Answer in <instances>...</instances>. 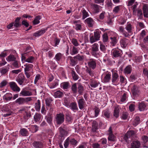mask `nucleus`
Masks as SVG:
<instances>
[{"label":"nucleus","mask_w":148,"mask_h":148,"mask_svg":"<svg viewBox=\"0 0 148 148\" xmlns=\"http://www.w3.org/2000/svg\"><path fill=\"white\" fill-rule=\"evenodd\" d=\"M78 92L80 95H82L84 90L83 86L81 84H79L77 87Z\"/></svg>","instance_id":"37998d69"},{"label":"nucleus","mask_w":148,"mask_h":148,"mask_svg":"<svg viewBox=\"0 0 148 148\" xmlns=\"http://www.w3.org/2000/svg\"><path fill=\"white\" fill-rule=\"evenodd\" d=\"M99 43L100 45V49L102 52L104 53L105 52L106 48V46L103 45L101 42H99Z\"/></svg>","instance_id":"4c0bfd02"},{"label":"nucleus","mask_w":148,"mask_h":148,"mask_svg":"<svg viewBox=\"0 0 148 148\" xmlns=\"http://www.w3.org/2000/svg\"><path fill=\"white\" fill-rule=\"evenodd\" d=\"M9 84L11 88L13 91L19 92L20 90V88L18 86L15 82H11L9 83Z\"/></svg>","instance_id":"20e7f679"},{"label":"nucleus","mask_w":148,"mask_h":148,"mask_svg":"<svg viewBox=\"0 0 148 148\" xmlns=\"http://www.w3.org/2000/svg\"><path fill=\"white\" fill-rule=\"evenodd\" d=\"M92 55L97 58H99L100 56V52L99 51H91Z\"/></svg>","instance_id":"de8ad7c7"},{"label":"nucleus","mask_w":148,"mask_h":148,"mask_svg":"<svg viewBox=\"0 0 148 148\" xmlns=\"http://www.w3.org/2000/svg\"><path fill=\"white\" fill-rule=\"evenodd\" d=\"M140 145L139 141H134L131 143L130 148H139Z\"/></svg>","instance_id":"2eb2a0df"},{"label":"nucleus","mask_w":148,"mask_h":148,"mask_svg":"<svg viewBox=\"0 0 148 148\" xmlns=\"http://www.w3.org/2000/svg\"><path fill=\"white\" fill-rule=\"evenodd\" d=\"M63 56L62 54L60 53H57L55 57V58L57 61H60L62 58Z\"/></svg>","instance_id":"c03bdc74"},{"label":"nucleus","mask_w":148,"mask_h":148,"mask_svg":"<svg viewBox=\"0 0 148 148\" xmlns=\"http://www.w3.org/2000/svg\"><path fill=\"white\" fill-rule=\"evenodd\" d=\"M74 24L75 25V29L77 30H80L82 28V23L80 22V21L79 20L75 21L73 22Z\"/></svg>","instance_id":"a211bd4d"},{"label":"nucleus","mask_w":148,"mask_h":148,"mask_svg":"<svg viewBox=\"0 0 148 148\" xmlns=\"http://www.w3.org/2000/svg\"><path fill=\"white\" fill-rule=\"evenodd\" d=\"M9 69V67H3L0 69V72L2 75L6 74Z\"/></svg>","instance_id":"a19ab883"},{"label":"nucleus","mask_w":148,"mask_h":148,"mask_svg":"<svg viewBox=\"0 0 148 148\" xmlns=\"http://www.w3.org/2000/svg\"><path fill=\"white\" fill-rule=\"evenodd\" d=\"M41 115L38 113H36L34 116V119L35 122L39 121L40 119Z\"/></svg>","instance_id":"79ce46f5"},{"label":"nucleus","mask_w":148,"mask_h":148,"mask_svg":"<svg viewBox=\"0 0 148 148\" xmlns=\"http://www.w3.org/2000/svg\"><path fill=\"white\" fill-rule=\"evenodd\" d=\"M111 43L112 46H114L117 42L116 38L115 37H111Z\"/></svg>","instance_id":"c9c22d12"},{"label":"nucleus","mask_w":148,"mask_h":148,"mask_svg":"<svg viewBox=\"0 0 148 148\" xmlns=\"http://www.w3.org/2000/svg\"><path fill=\"white\" fill-rule=\"evenodd\" d=\"M81 12L82 15V19H85L89 16L88 12L84 9L82 10Z\"/></svg>","instance_id":"c756f323"},{"label":"nucleus","mask_w":148,"mask_h":148,"mask_svg":"<svg viewBox=\"0 0 148 148\" xmlns=\"http://www.w3.org/2000/svg\"><path fill=\"white\" fill-rule=\"evenodd\" d=\"M25 67L24 68L25 72H29L31 70L33 66L32 64H26L24 65Z\"/></svg>","instance_id":"4be33fe9"},{"label":"nucleus","mask_w":148,"mask_h":148,"mask_svg":"<svg viewBox=\"0 0 148 148\" xmlns=\"http://www.w3.org/2000/svg\"><path fill=\"white\" fill-rule=\"evenodd\" d=\"M120 43L121 46L123 48L126 47L129 43V40L126 38H123L121 39Z\"/></svg>","instance_id":"9d476101"},{"label":"nucleus","mask_w":148,"mask_h":148,"mask_svg":"<svg viewBox=\"0 0 148 148\" xmlns=\"http://www.w3.org/2000/svg\"><path fill=\"white\" fill-rule=\"evenodd\" d=\"M72 75L73 79L74 80H76L78 79L79 76L78 75L73 71H72Z\"/></svg>","instance_id":"603ef678"},{"label":"nucleus","mask_w":148,"mask_h":148,"mask_svg":"<svg viewBox=\"0 0 148 148\" xmlns=\"http://www.w3.org/2000/svg\"><path fill=\"white\" fill-rule=\"evenodd\" d=\"M72 91L74 93H76L77 92V88L76 84L75 83L73 84L71 88Z\"/></svg>","instance_id":"13d9d810"},{"label":"nucleus","mask_w":148,"mask_h":148,"mask_svg":"<svg viewBox=\"0 0 148 148\" xmlns=\"http://www.w3.org/2000/svg\"><path fill=\"white\" fill-rule=\"evenodd\" d=\"M118 95V99L122 102H125L127 98V92L124 91L119 92Z\"/></svg>","instance_id":"7ed1b4c3"},{"label":"nucleus","mask_w":148,"mask_h":148,"mask_svg":"<svg viewBox=\"0 0 148 148\" xmlns=\"http://www.w3.org/2000/svg\"><path fill=\"white\" fill-rule=\"evenodd\" d=\"M69 107L71 110L74 112H75L78 110L77 104L75 102L71 103L69 106Z\"/></svg>","instance_id":"dca6fc26"},{"label":"nucleus","mask_w":148,"mask_h":148,"mask_svg":"<svg viewBox=\"0 0 148 148\" xmlns=\"http://www.w3.org/2000/svg\"><path fill=\"white\" fill-rule=\"evenodd\" d=\"M74 59H77L79 61H82L84 59V56H80L78 54L74 57Z\"/></svg>","instance_id":"5fc2aeb1"},{"label":"nucleus","mask_w":148,"mask_h":148,"mask_svg":"<svg viewBox=\"0 0 148 148\" xmlns=\"http://www.w3.org/2000/svg\"><path fill=\"white\" fill-rule=\"evenodd\" d=\"M132 68L130 65L127 66L124 69V72L125 74H129L131 73Z\"/></svg>","instance_id":"412c9836"},{"label":"nucleus","mask_w":148,"mask_h":148,"mask_svg":"<svg viewBox=\"0 0 148 148\" xmlns=\"http://www.w3.org/2000/svg\"><path fill=\"white\" fill-rule=\"evenodd\" d=\"M78 53V51L77 48L75 47H73L70 52V54L71 55H74L77 54Z\"/></svg>","instance_id":"3c124183"},{"label":"nucleus","mask_w":148,"mask_h":148,"mask_svg":"<svg viewBox=\"0 0 148 148\" xmlns=\"http://www.w3.org/2000/svg\"><path fill=\"white\" fill-rule=\"evenodd\" d=\"M91 5L93 7V8L94 9V12L95 13H97L99 12V5L95 4H91Z\"/></svg>","instance_id":"e433bc0d"},{"label":"nucleus","mask_w":148,"mask_h":148,"mask_svg":"<svg viewBox=\"0 0 148 148\" xmlns=\"http://www.w3.org/2000/svg\"><path fill=\"white\" fill-rule=\"evenodd\" d=\"M140 119L139 116H136L135 119L133 121V124L135 126H136L140 123Z\"/></svg>","instance_id":"a18cd8bd"},{"label":"nucleus","mask_w":148,"mask_h":148,"mask_svg":"<svg viewBox=\"0 0 148 148\" xmlns=\"http://www.w3.org/2000/svg\"><path fill=\"white\" fill-rule=\"evenodd\" d=\"M12 98V95L10 93H6L3 96V99L6 101L11 100Z\"/></svg>","instance_id":"5701e85b"},{"label":"nucleus","mask_w":148,"mask_h":148,"mask_svg":"<svg viewBox=\"0 0 148 148\" xmlns=\"http://www.w3.org/2000/svg\"><path fill=\"white\" fill-rule=\"evenodd\" d=\"M85 22L89 27H92L95 21L91 17H89L85 20Z\"/></svg>","instance_id":"ddd939ff"},{"label":"nucleus","mask_w":148,"mask_h":148,"mask_svg":"<svg viewBox=\"0 0 148 148\" xmlns=\"http://www.w3.org/2000/svg\"><path fill=\"white\" fill-rule=\"evenodd\" d=\"M71 41L73 45L77 47L79 45V44L76 39L73 38L71 39Z\"/></svg>","instance_id":"bf43d9fd"},{"label":"nucleus","mask_w":148,"mask_h":148,"mask_svg":"<svg viewBox=\"0 0 148 148\" xmlns=\"http://www.w3.org/2000/svg\"><path fill=\"white\" fill-rule=\"evenodd\" d=\"M88 65L90 68L93 69H95L96 66V60L93 59H90L88 62Z\"/></svg>","instance_id":"0eeeda50"},{"label":"nucleus","mask_w":148,"mask_h":148,"mask_svg":"<svg viewBox=\"0 0 148 148\" xmlns=\"http://www.w3.org/2000/svg\"><path fill=\"white\" fill-rule=\"evenodd\" d=\"M33 146L35 148H42V143L39 141H34L32 144Z\"/></svg>","instance_id":"aec40b11"},{"label":"nucleus","mask_w":148,"mask_h":148,"mask_svg":"<svg viewBox=\"0 0 148 148\" xmlns=\"http://www.w3.org/2000/svg\"><path fill=\"white\" fill-rule=\"evenodd\" d=\"M131 90L134 95H136L138 94L139 91L138 88L135 85L132 88Z\"/></svg>","instance_id":"b1692460"},{"label":"nucleus","mask_w":148,"mask_h":148,"mask_svg":"<svg viewBox=\"0 0 148 148\" xmlns=\"http://www.w3.org/2000/svg\"><path fill=\"white\" fill-rule=\"evenodd\" d=\"M98 45L96 43H94L92 45L91 51H99Z\"/></svg>","instance_id":"ea45409f"},{"label":"nucleus","mask_w":148,"mask_h":148,"mask_svg":"<svg viewBox=\"0 0 148 148\" xmlns=\"http://www.w3.org/2000/svg\"><path fill=\"white\" fill-rule=\"evenodd\" d=\"M77 102L79 107L80 110H82L85 107L86 103L82 97L79 99L77 101Z\"/></svg>","instance_id":"39448f33"},{"label":"nucleus","mask_w":148,"mask_h":148,"mask_svg":"<svg viewBox=\"0 0 148 148\" xmlns=\"http://www.w3.org/2000/svg\"><path fill=\"white\" fill-rule=\"evenodd\" d=\"M92 55L97 58H99L100 56V52L99 51H91Z\"/></svg>","instance_id":"09e8293b"},{"label":"nucleus","mask_w":148,"mask_h":148,"mask_svg":"<svg viewBox=\"0 0 148 148\" xmlns=\"http://www.w3.org/2000/svg\"><path fill=\"white\" fill-rule=\"evenodd\" d=\"M138 108L139 110L141 111H143L147 110L146 105L143 102H141L138 103Z\"/></svg>","instance_id":"f3484780"},{"label":"nucleus","mask_w":148,"mask_h":148,"mask_svg":"<svg viewBox=\"0 0 148 148\" xmlns=\"http://www.w3.org/2000/svg\"><path fill=\"white\" fill-rule=\"evenodd\" d=\"M112 78L111 79L112 84L113 85H116L118 81L119 76L118 71L116 70H112Z\"/></svg>","instance_id":"f257e3e1"},{"label":"nucleus","mask_w":148,"mask_h":148,"mask_svg":"<svg viewBox=\"0 0 148 148\" xmlns=\"http://www.w3.org/2000/svg\"><path fill=\"white\" fill-rule=\"evenodd\" d=\"M108 134L109 136L108 138V140L111 141H114L115 140L116 138L112 134V129L111 127H110L108 131Z\"/></svg>","instance_id":"9b49d317"},{"label":"nucleus","mask_w":148,"mask_h":148,"mask_svg":"<svg viewBox=\"0 0 148 148\" xmlns=\"http://www.w3.org/2000/svg\"><path fill=\"white\" fill-rule=\"evenodd\" d=\"M34 58L33 56H31L29 57L26 59V62L28 63H32L34 62Z\"/></svg>","instance_id":"4d7b16f0"},{"label":"nucleus","mask_w":148,"mask_h":148,"mask_svg":"<svg viewBox=\"0 0 148 148\" xmlns=\"http://www.w3.org/2000/svg\"><path fill=\"white\" fill-rule=\"evenodd\" d=\"M70 142L72 145L75 146H76L78 143V142L74 138L71 139Z\"/></svg>","instance_id":"680f3d73"},{"label":"nucleus","mask_w":148,"mask_h":148,"mask_svg":"<svg viewBox=\"0 0 148 148\" xmlns=\"http://www.w3.org/2000/svg\"><path fill=\"white\" fill-rule=\"evenodd\" d=\"M15 102L19 105L24 104H25L24 97H19L15 100Z\"/></svg>","instance_id":"393cba45"},{"label":"nucleus","mask_w":148,"mask_h":148,"mask_svg":"<svg viewBox=\"0 0 148 148\" xmlns=\"http://www.w3.org/2000/svg\"><path fill=\"white\" fill-rule=\"evenodd\" d=\"M35 108L36 110L37 111H39L40 108V103L39 100L38 99L37 100V102L35 103Z\"/></svg>","instance_id":"f704fd0d"},{"label":"nucleus","mask_w":148,"mask_h":148,"mask_svg":"<svg viewBox=\"0 0 148 148\" xmlns=\"http://www.w3.org/2000/svg\"><path fill=\"white\" fill-rule=\"evenodd\" d=\"M90 85L92 87L95 88L98 86V84L96 82H93L92 81L90 82Z\"/></svg>","instance_id":"774afa93"},{"label":"nucleus","mask_w":148,"mask_h":148,"mask_svg":"<svg viewBox=\"0 0 148 148\" xmlns=\"http://www.w3.org/2000/svg\"><path fill=\"white\" fill-rule=\"evenodd\" d=\"M119 106H116L114 110V116L116 118L118 117L119 116Z\"/></svg>","instance_id":"c85d7f7f"},{"label":"nucleus","mask_w":148,"mask_h":148,"mask_svg":"<svg viewBox=\"0 0 148 148\" xmlns=\"http://www.w3.org/2000/svg\"><path fill=\"white\" fill-rule=\"evenodd\" d=\"M102 114L103 116L107 118H109L110 116V112L108 110L104 111Z\"/></svg>","instance_id":"58836bf2"},{"label":"nucleus","mask_w":148,"mask_h":148,"mask_svg":"<svg viewBox=\"0 0 148 148\" xmlns=\"http://www.w3.org/2000/svg\"><path fill=\"white\" fill-rule=\"evenodd\" d=\"M61 87L64 90L67 89L70 87V85L68 82H64L61 84Z\"/></svg>","instance_id":"a878e982"},{"label":"nucleus","mask_w":148,"mask_h":148,"mask_svg":"<svg viewBox=\"0 0 148 148\" xmlns=\"http://www.w3.org/2000/svg\"><path fill=\"white\" fill-rule=\"evenodd\" d=\"M55 121L57 124H61L64 121V115L62 113L57 114L55 116Z\"/></svg>","instance_id":"f03ea898"},{"label":"nucleus","mask_w":148,"mask_h":148,"mask_svg":"<svg viewBox=\"0 0 148 148\" xmlns=\"http://www.w3.org/2000/svg\"><path fill=\"white\" fill-rule=\"evenodd\" d=\"M67 60L70 61V64H71L74 66L76 64V62L71 56H68L67 58Z\"/></svg>","instance_id":"2f4dec72"},{"label":"nucleus","mask_w":148,"mask_h":148,"mask_svg":"<svg viewBox=\"0 0 148 148\" xmlns=\"http://www.w3.org/2000/svg\"><path fill=\"white\" fill-rule=\"evenodd\" d=\"M142 10L143 12L148 11V4L146 3H143Z\"/></svg>","instance_id":"338daca9"},{"label":"nucleus","mask_w":148,"mask_h":148,"mask_svg":"<svg viewBox=\"0 0 148 148\" xmlns=\"http://www.w3.org/2000/svg\"><path fill=\"white\" fill-rule=\"evenodd\" d=\"M47 30V27L45 28H42L34 33L33 36L36 37H39L44 34Z\"/></svg>","instance_id":"f8f14e48"},{"label":"nucleus","mask_w":148,"mask_h":148,"mask_svg":"<svg viewBox=\"0 0 148 148\" xmlns=\"http://www.w3.org/2000/svg\"><path fill=\"white\" fill-rule=\"evenodd\" d=\"M135 0H128L127 2V5L128 6H131L133 4Z\"/></svg>","instance_id":"0e129e2a"},{"label":"nucleus","mask_w":148,"mask_h":148,"mask_svg":"<svg viewBox=\"0 0 148 148\" xmlns=\"http://www.w3.org/2000/svg\"><path fill=\"white\" fill-rule=\"evenodd\" d=\"M25 77L22 74H20L16 79V81L20 85H23L25 80Z\"/></svg>","instance_id":"6e6552de"},{"label":"nucleus","mask_w":148,"mask_h":148,"mask_svg":"<svg viewBox=\"0 0 148 148\" xmlns=\"http://www.w3.org/2000/svg\"><path fill=\"white\" fill-rule=\"evenodd\" d=\"M120 5H118L115 7L113 10V12L115 14L118 13L120 10Z\"/></svg>","instance_id":"69168bd1"},{"label":"nucleus","mask_w":148,"mask_h":148,"mask_svg":"<svg viewBox=\"0 0 148 148\" xmlns=\"http://www.w3.org/2000/svg\"><path fill=\"white\" fill-rule=\"evenodd\" d=\"M135 132L134 131H128L125 136V138L126 140L129 138L133 137L134 136Z\"/></svg>","instance_id":"6ab92c4d"},{"label":"nucleus","mask_w":148,"mask_h":148,"mask_svg":"<svg viewBox=\"0 0 148 148\" xmlns=\"http://www.w3.org/2000/svg\"><path fill=\"white\" fill-rule=\"evenodd\" d=\"M32 95V93L31 92L24 89H23L19 94L20 96L23 97L30 96Z\"/></svg>","instance_id":"1a4fd4ad"},{"label":"nucleus","mask_w":148,"mask_h":148,"mask_svg":"<svg viewBox=\"0 0 148 148\" xmlns=\"http://www.w3.org/2000/svg\"><path fill=\"white\" fill-rule=\"evenodd\" d=\"M102 76L104 77L103 80L105 83H108L110 82L111 79V75L110 73L108 72H105Z\"/></svg>","instance_id":"423d86ee"},{"label":"nucleus","mask_w":148,"mask_h":148,"mask_svg":"<svg viewBox=\"0 0 148 148\" xmlns=\"http://www.w3.org/2000/svg\"><path fill=\"white\" fill-rule=\"evenodd\" d=\"M113 56L114 58H117L120 56L121 55V52L119 50L116 49H113L112 51Z\"/></svg>","instance_id":"4468645a"},{"label":"nucleus","mask_w":148,"mask_h":148,"mask_svg":"<svg viewBox=\"0 0 148 148\" xmlns=\"http://www.w3.org/2000/svg\"><path fill=\"white\" fill-rule=\"evenodd\" d=\"M125 29L129 33H131L132 32V27L130 23H127L125 27Z\"/></svg>","instance_id":"72a5a7b5"},{"label":"nucleus","mask_w":148,"mask_h":148,"mask_svg":"<svg viewBox=\"0 0 148 148\" xmlns=\"http://www.w3.org/2000/svg\"><path fill=\"white\" fill-rule=\"evenodd\" d=\"M41 18V16H36L33 21V23L34 25H37L40 23L39 20Z\"/></svg>","instance_id":"7c9ffc66"},{"label":"nucleus","mask_w":148,"mask_h":148,"mask_svg":"<svg viewBox=\"0 0 148 148\" xmlns=\"http://www.w3.org/2000/svg\"><path fill=\"white\" fill-rule=\"evenodd\" d=\"M86 72L91 76H92L94 75L93 71L91 70V69L90 68H89L88 67H87V69L86 70Z\"/></svg>","instance_id":"6e6d98bb"},{"label":"nucleus","mask_w":148,"mask_h":148,"mask_svg":"<svg viewBox=\"0 0 148 148\" xmlns=\"http://www.w3.org/2000/svg\"><path fill=\"white\" fill-rule=\"evenodd\" d=\"M63 95V93L60 90H58L54 93L53 95L55 98H60Z\"/></svg>","instance_id":"bb28decb"},{"label":"nucleus","mask_w":148,"mask_h":148,"mask_svg":"<svg viewBox=\"0 0 148 148\" xmlns=\"http://www.w3.org/2000/svg\"><path fill=\"white\" fill-rule=\"evenodd\" d=\"M6 59L8 62H10L14 61L16 59V58L13 55L10 54L6 58Z\"/></svg>","instance_id":"cd10ccee"},{"label":"nucleus","mask_w":148,"mask_h":148,"mask_svg":"<svg viewBox=\"0 0 148 148\" xmlns=\"http://www.w3.org/2000/svg\"><path fill=\"white\" fill-rule=\"evenodd\" d=\"M58 85V82H55L51 83L49 85L50 88L52 89L55 88Z\"/></svg>","instance_id":"864d4df0"},{"label":"nucleus","mask_w":148,"mask_h":148,"mask_svg":"<svg viewBox=\"0 0 148 148\" xmlns=\"http://www.w3.org/2000/svg\"><path fill=\"white\" fill-rule=\"evenodd\" d=\"M90 42L92 44L97 41L95 37L93 36H90Z\"/></svg>","instance_id":"e2e57ef3"},{"label":"nucleus","mask_w":148,"mask_h":148,"mask_svg":"<svg viewBox=\"0 0 148 148\" xmlns=\"http://www.w3.org/2000/svg\"><path fill=\"white\" fill-rule=\"evenodd\" d=\"M52 101V100L50 98L47 99H46L45 103L46 107L49 108V106H51V103Z\"/></svg>","instance_id":"49530a36"},{"label":"nucleus","mask_w":148,"mask_h":148,"mask_svg":"<svg viewBox=\"0 0 148 148\" xmlns=\"http://www.w3.org/2000/svg\"><path fill=\"white\" fill-rule=\"evenodd\" d=\"M21 134L23 136H27L28 134V132L25 128H23L20 131Z\"/></svg>","instance_id":"473e14b6"},{"label":"nucleus","mask_w":148,"mask_h":148,"mask_svg":"<svg viewBox=\"0 0 148 148\" xmlns=\"http://www.w3.org/2000/svg\"><path fill=\"white\" fill-rule=\"evenodd\" d=\"M103 40L104 42H106L108 40V37L107 34L106 33H104L103 35Z\"/></svg>","instance_id":"052dcab7"},{"label":"nucleus","mask_w":148,"mask_h":148,"mask_svg":"<svg viewBox=\"0 0 148 148\" xmlns=\"http://www.w3.org/2000/svg\"><path fill=\"white\" fill-rule=\"evenodd\" d=\"M47 122L50 124H51L52 121V116L50 114L46 116Z\"/></svg>","instance_id":"8fccbe9b"}]
</instances>
